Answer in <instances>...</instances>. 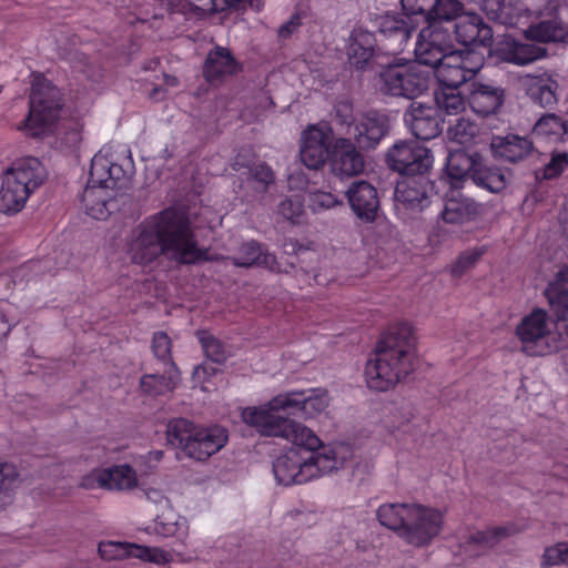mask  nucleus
Returning <instances> with one entry per match:
<instances>
[{
    "instance_id": "69168bd1",
    "label": "nucleus",
    "mask_w": 568,
    "mask_h": 568,
    "mask_svg": "<svg viewBox=\"0 0 568 568\" xmlns=\"http://www.w3.org/2000/svg\"><path fill=\"white\" fill-rule=\"evenodd\" d=\"M301 24L300 18L294 17L290 21L285 22L283 26H281L278 30V36L281 38H287L290 37Z\"/></svg>"
},
{
    "instance_id": "e433bc0d",
    "label": "nucleus",
    "mask_w": 568,
    "mask_h": 568,
    "mask_svg": "<svg viewBox=\"0 0 568 568\" xmlns=\"http://www.w3.org/2000/svg\"><path fill=\"white\" fill-rule=\"evenodd\" d=\"M180 378L178 368H163L162 374H144V396H161L172 393Z\"/></svg>"
},
{
    "instance_id": "c756f323",
    "label": "nucleus",
    "mask_w": 568,
    "mask_h": 568,
    "mask_svg": "<svg viewBox=\"0 0 568 568\" xmlns=\"http://www.w3.org/2000/svg\"><path fill=\"white\" fill-rule=\"evenodd\" d=\"M544 295L557 321L568 324V265L547 285Z\"/></svg>"
},
{
    "instance_id": "39448f33",
    "label": "nucleus",
    "mask_w": 568,
    "mask_h": 568,
    "mask_svg": "<svg viewBox=\"0 0 568 568\" xmlns=\"http://www.w3.org/2000/svg\"><path fill=\"white\" fill-rule=\"evenodd\" d=\"M166 440L196 462H205L229 440V432L220 425L201 426L186 418H173L166 426Z\"/></svg>"
},
{
    "instance_id": "2f4dec72",
    "label": "nucleus",
    "mask_w": 568,
    "mask_h": 568,
    "mask_svg": "<svg viewBox=\"0 0 568 568\" xmlns=\"http://www.w3.org/2000/svg\"><path fill=\"white\" fill-rule=\"evenodd\" d=\"M478 163L479 161L476 158L467 154L463 150L449 152L445 168L450 185L456 190L462 187V183L466 179H473L474 170L477 168Z\"/></svg>"
},
{
    "instance_id": "c03bdc74",
    "label": "nucleus",
    "mask_w": 568,
    "mask_h": 568,
    "mask_svg": "<svg viewBox=\"0 0 568 568\" xmlns=\"http://www.w3.org/2000/svg\"><path fill=\"white\" fill-rule=\"evenodd\" d=\"M463 10L464 4L459 0H436L427 22L435 24V22L457 20Z\"/></svg>"
},
{
    "instance_id": "20e7f679",
    "label": "nucleus",
    "mask_w": 568,
    "mask_h": 568,
    "mask_svg": "<svg viewBox=\"0 0 568 568\" xmlns=\"http://www.w3.org/2000/svg\"><path fill=\"white\" fill-rule=\"evenodd\" d=\"M382 526L398 532L408 544L422 547L439 535L444 514L418 504H385L377 509Z\"/></svg>"
},
{
    "instance_id": "5fc2aeb1",
    "label": "nucleus",
    "mask_w": 568,
    "mask_h": 568,
    "mask_svg": "<svg viewBox=\"0 0 568 568\" xmlns=\"http://www.w3.org/2000/svg\"><path fill=\"white\" fill-rule=\"evenodd\" d=\"M568 561V542H558L545 549L541 567H552Z\"/></svg>"
},
{
    "instance_id": "a18cd8bd",
    "label": "nucleus",
    "mask_w": 568,
    "mask_h": 568,
    "mask_svg": "<svg viewBox=\"0 0 568 568\" xmlns=\"http://www.w3.org/2000/svg\"><path fill=\"white\" fill-rule=\"evenodd\" d=\"M19 481L17 467L10 463L0 462V509L10 503V493Z\"/></svg>"
},
{
    "instance_id": "9b49d317",
    "label": "nucleus",
    "mask_w": 568,
    "mask_h": 568,
    "mask_svg": "<svg viewBox=\"0 0 568 568\" xmlns=\"http://www.w3.org/2000/svg\"><path fill=\"white\" fill-rule=\"evenodd\" d=\"M484 67V58L474 50L454 51L435 69L440 89L458 90L470 82Z\"/></svg>"
},
{
    "instance_id": "f3484780",
    "label": "nucleus",
    "mask_w": 568,
    "mask_h": 568,
    "mask_svg": "<svg viewBox=\"0 0 568 568\" xmlns=\"http://www.w3.org/2000/svg\"><path fill=\"white\" fill-rule=\"evenodd\" d=\"M404 122L417 140L428 141L442 133L444 120L435 106L413 102L404 114Z\"/></svg>"
},
{
    "instance_id": "f704fd0d",
    "label": "nucleus",
    "mask_w": 568,
    "mask_h": 568,
    "mask_svg": "<svg viewBox=\"0 0 568 568\" xmlns=\"http://www.w3.org/2000/svg\"><path fill=\"white\" fill-rule=\"evenodd\" d=\"M480 9L488 19L504 26L517 24L521 16L516 0H480Z\"/></svg>"
},
{
    "instance_id": "f257e3e1",
    "label": "nucleus",
    "mask_w": 568,
    "mask_h": 568,
    "mask_svg": "<svg viewBox=\"0 0 568 568\" xmlns=\"http://www.w3.org/2000/svg\"><path fill=\"white\" fill-rule=\"evenodd\" d=\"M242 418L263 436L281 437L292 443V447L273 463L274 477L278 484H305L338 468L339 462L334 449L323 445L308 427L257 408L243 409Z\"/></svg>"
},
{
    "instance_id": "c9c22d12",
    "label": "nucleus",
    "mask_w": 568,
    "mask_h": 568,
    "mask_svg": "<svg viewBox=\"0 0 568 568\" xmlns=\"http://www.w3.org/2000/svg\"><path fill=\"white\" fill-rule=\"evenodd\" d=\"M98 554L104 561L142 559V545L129 541L102 540L98 545Z\"/></svg>"
},
{
    "instance_id": "338daca9",
    "label": "nucleus",
    "mask_w": 568,
    "mask_h": 568,
    "mask_svg": "<svg viewBox=\"0 0 568 568\" xmlns=\"http://www.w3.org/2000/svg\"><path fill=\"white\" fill-rule=\"evenodd\" d=\"M550 475L555 476V477H560V478L567 479L568 478V467L561 468L560 465L556 464L554 466Z\"/></svg>"
},
{
    "instance_id": "cd10ccee",
    "label": "nucleus",
    "mask_w": 568,
    "mask_h": 568,
    "mask_svg": "<svg viewBox=\"0 0 568 568\" xmlns=\"http://www.w3.org/2000/svg\"><path fill=\"white\" fill-rule=\"evenodd\" d=\"M505 93L499 87L471 82L467 102L470 109L478 115L487 116L494 114L504 103Z\"/></svg>"
},
{
    "instance_id": "72a5a7b5",
    "label": "nucleus",
    "mask_w": 568,
    "mask_h": 568,
    "mask_svg": "<svg viewBox=\"0 0 568 568\" xmlns=\"http://www.w3.org/2000/svg\"><path fill=\"white\" fill-rule=\"evenodd\" d=\"M558 82L548 74L534 75L527 81L526 93L529 99L542 108L557 104Z\"/></svg>"
},
{
    "instance_id": "4be33fe9",
    "label": "nucleus",
    "mask_w": 568,
    "mask_h": 568,
    "mask_svg": "<svg viewBox=\"0 0 568 568\" xmlns=\"http://www.w3.org/2000/svg\"><path fill=\"white\" fill-rule=\"evenodd\" d=\"M241 70L242 65L231 50L222 45L212 48L203 63V77L210 84H220Z\"/></svg>"
},
{
    "instance_id": "c85d7f7f",
    "label": "nucleus",
    "mask_w": 568,
    "mask_h": 568,
    "mask_svg": "<svg viewBox=\"0 0 568 568\" xmlns=\"http://www.w3.org/2000/svg\"><path fill=\"white\" fill-rule=\"evenodd\" d=\"M495 52L500 60L517 65L529 64L547 53L540 45L520 42L514 38H505L498 42Z\"/></svg>"
},
{
    "instance_id": "f03ea898",
    "label": "nucleus",
    "mask_w": 568,
    "mask_h": 568,
    "mask_svg": "<svg viewBox=\"0 0 568 568\" xmlns=\"http://www.w3.org/2000/svg\"><path fill=\"white\" fill-rule=\"evenodd\" d=\"M415 336L413 325L398 322L382 334L373 356L365 365L367 387L387 392L414 371Z\"/></svg>"
},
{
    "instance_id": "864d4df0",
    "label": "nucleus",
    "mask_w": 568,
    "mask_h": 568,
    "mask_svg": "<svg viewBox=\"0 0 568 568\" xmlns=\"http://www.w3.org/2000/svg\"><path fill=\"white\" fill-rule=\"evenodd\" d=\"M436 0H400L404 13L413 19L414 16L422 17L428 21L430 10Z\"/></svg>"
},
{
    "instance_id": "79ce46f5",
    "label": "nucleus",
    "mask_w": 568,
    "mask_h": 568,
    "mask_svg": "<svg viewBox=\"0 0 568 568\" xmlns=\"http://www.w3.org/2000/svg\"><path fill=\"white\" fill-rule=\"evenodd\" d=\"M436 109L448 115H457L466 108V100L458 90L440 89L435 92Z\"/></svg>"
},
{
    "instance_id": "4d7b16f0",
    "label": "nucleus",
    "mask_w": 568,
    "mask_h": 568,
    "mask_svg": "<svg viewBox=\"0 0 568 568\" xmlns=\"http://www.w3.org/2000/svg\"><path fill=\"white\" fill-rule=\"evenodd\" d=\"M250 179L255 183L260 184L262 190H266V187L274 183L275 175L270 165L266 163H257L254 164L250 171Z\"/></svg>"
},
{
    "instance_id": "de8ad7c7",
    "label": "nucleus",
    "mask_w": 568,
    "mask_h": 568,
    "mask_svg": "<svg viewBox=\"0 0 568 568\" xmlns=\"http://www.w3.org/2000/svg\"><path fill=\"white\" fill-rule=\"evenodd\" d=\"M304 197L301 195H292L286 197L278 204V214L292 224H301L304 217Z\"/></svg>"
},
{
    "instance_id": "ea45409f",
    "label": "nucleus",
    "mask_w": 568,
    "mask_h": 568,
    "mask_svg": "<svg viewBox=\"0 0 568 568\" xmlns=\"http://www.w3.org/2000/svg\"><path fill=\"white\" fill-rule=\"evenodd\" d=\"M567 133V122L555 113L542 115L534 125V134L554 142L561 140Z\"/></svg>"
},
{
    "instance_id": "0e129e2a",
    "label": "nucleus",
    "mask_w": 568,
    "mask_h": 568,
    "mask_svg": "<svg viewBox=\"0 0 568 568\" xmlns=\"http://www.w3.org/2000/svg\"><path fill=\"white\" fill-rule=\"evenodd\" d=\"M82 140L81 129L77 123L70 126L62 136V142L68 148H75L80 144Z\"/></svg>"
},
{
    "instance_id": "a211bd4d",
    "label": "nucleus",
    "mask_w": 568,
    "mask_h": 568,
    "mask_svg": "<svg viewBox=\"0 0 568 568\" xmlns=\"http://www.w3.org/2000/svg\"><path fill=\"white\" fill-rule=\"evenodd\" d=\"M345 132L359 149H375L388 132V119L377 111H368L357 115L353 129Z\"/></svg>"
},
{
    "instance_id": "b1692460",
    "label": "nucleus",
    "mask_w": 568,
    "mask_h": 568,
    "mask_svg": "<svg viewBox=\"0 0 568 568\" xmlns=\"http://www.w3.org/2000/svg\"><path fill=\"white\" fill-rule=\"evenodd\" d=\"M376 57L377 45L375 34L362 28H355L351 33L347 45L349 65L356 71L363 72L373 68Z\"/></svg>"
},
{
    "instance_id": "1a4fd4ad",
    "label": "nucleus",
    "mask_w": 568,
    "mask_h": 568,
    "mask_svg": "<svg viewBox=\"0 0 568 568\" xmlns=\"http://www.w3.org/2000/svg\"><path fill=\"white\" fill-rule=\"evenodd\" d=\"M62 99L60 90L45 79H38L30 94V111L24 128L32 138L52 130L60 118Z\"/></svg>"
},
{
    "instance_id": "7c9ffc66",
    "label": "nucleus",
    "mask_w": 568,
    "mask_h": 568,
    "mask_svg": "<svg viewBox=\"0 0 568 568\" xmlns=\"http://www.w3.org/2000/svg\"><path fill=\"white\" fill-rule=\"evenodd\" d=\"M145 495L146 499H150L149 495ZM144 508H146L149 513L156 511L153 521L144 527V532L155 534L162 537L173 536L176 532L178 515L172 509L166 498L160 500L159 504L148 500V505H144Z\"/></svg>"
},
{
    "instance_id": "473e14b6",
    "label": "nucleus",
    "mask_w": 568,
    "mask_h": 568,
    "mask_svg": "<svg viewBox=\"0 0 568 568\" xmlns=\"http://www.w3.org/2000/svg\"><path fill=\"white\" fill-rule=\"evenodd\" d=\"M440 214L446 223L462 224L474 220L479 214V205L457 192V195L453 194L445 200Z\"/></svg>"
},
{
    "instance_id": "2eb2a0df",
    "label": "nucleus",
    "mask_w": 568,
    "mask_h": 568,
    "mask_svg": "<svg viewBox=\"0 0 568 568\" xmlns=\"http://www.w3.org/2000/svg\"><path fill=\"white\" fill-rule=\"evenodd\" d=\"M388 168L405 175L425 173L433 164L429 149L417 141H398L386 153Z\"/></svg>"
},
{
    "instance_id": "6ab92c4d",
    "label": "nucleus",
    "mask_w": 568,
    "mask_h": 568,
    "mask_svg": "<svg viewBox=\"0 0 568 568\" xmlns=\"http://www.w3.org/2000/svg\"><path fill=\"white\" fill-rule=\"evenodd\" d=\"M329 166L334 175L344 179L363 172L364 156L348 138H337L331 146Z\"/></svg>"
},
{
    "instance_id": "4468645a",
    "label": "nucleus",
    "mask_w": 568,
    "mask_h": 568,
    "mask_svg": "<svg viewBox=\"0 0 568 568\" xmlns=\"http://www.w3.org/2000/svg\"><path fill=\"white\" fill-rule=\"evenodd\" d=\"M454 51L452 33L437 24H428L419 31L414 49L416 62L430 68Z\"/></svg>"
},
{
    "instance_id": "09e8293b",
    "label": "nucleus",
    "mask_w": 568,
    "mask_h": 568,
    "mask_svg": "<svg viewBox=\"0 0 568 568\" xmlns=\"http://www.w3.org/2000/svg\"><path fill=\"white\" fill-rule=\"evenodd\" d=\"M486 253L485 246H476L458 255L452 264L450 273L454 277H460L466 271L475 266L480 257Z\"/></svg>"
},
{
    "instance_id": "bf43d9fd",
    "label": "nucleus",
    "mask_w": 568,
    "mask_h": 568,
    "mask_svg": "<svg viewBox=\"0 0 568 568\" xmlns=\"http://www.w3.org/2000/svg\"><path fill=\"white\" fill-rule=\"evenodd\" d=\"M532 39L539 42H551L557 40V28L550 21H541L529 29Z\"/></svg>"
},
{
    "instance_id": "49530a36",
    "label": "nucleus",
    "mask_w": 568,
    "mask_h": 568,
    "mask_svg": "<svg viewBox=\"0 0 568 568\" xmlns=\"http://www.w3.org/2000/svg\"><path fill=\"white\" fill-rule=\"evenodd\" d=\"M151 349L154 357L162 364L163 368H169L171 371L178 368L171 356V339L165 333L158 332L153 335Z\"/></svg>"
},
{
    "instance_id": "680f3d73",
    "label": "nucleus",
    "mask_w": 568,
    "mask_h": 568,
    "mask_svg": "<svg viewBox=\"0 0 568 568\" xmlns=\"http://www.w3.org/2000/svg\"><path fill=\"white\" fill-rule=\"evenodd\" d=\"M220 10L241 9L248 4L252 9L260 11L263 6V0H216Z\"/></svg>"
},
{
    "instance_id": "13d9d810",
    "label": "nucleus",
    "mask_w": 568,
    "mask_h": 568,
    "mask_svg": "<svg viewBox=\"0 0 568 568\" xmlns=\"http://www.w3.org/2000/svg\"><path fill=\"white\" fill-rule=\"evenodd\" d=\"M567 165L568 155L566 152L554 153L550 161L544 168V179L551 180L559 176Z\"/></svg>"
},
{
    "instance_id": "a19ab883",
    "label": "nucleus",
    "mask_w": 568,
    "mask_h": 568,
    "mask_svg": "<svg viewBox=\"0 0 568 568\" xmlns=\"http://www.w3.org/2000/svg\"><path fill=\"white\" fill-rule=\"evenodd\" d=\"M103 476L106 481L104 489H130L136 485L134 470L129 465L114 466L103 469Z\"/></svg>"
},
{
    "instance_id": "7ed1b4c3",
    "label": "nucleus",
    "mask_w": 568,
    "mask_h": 568,
    "mask_svg": "<svg viewBox=\"0 0 568 568\" xmlns=\"http://www.w3.org/2000/svg\"><path fill=\"white\" fill-rule=\"evenodd\" d=\"M158 245L163 255L179 264L209 261V251L200 247L186 210L170 206L159 213L154 226Z\"/></svg>"
},
{
    "instance_id": "4c0bfd02",
    "label": "nucleus",
    "mask_w": 568,
    "mask_h": 568,
    "mask_svg": "<svg viewBox=\"0 0 568 568\" xmlns=\"http://www.w3.org/2000/svg\"><path fill=\"white\" fill-rule=\"evenodd\" d=\"M233 264L241 267H251L253 265L267 266L275 261V256L265 253L262 245L256 241L243 243L240 247L239 256L232 258Z\"/></svg>"
},
{
    "instance_id": "603ef678",
    "label": "nucleus",
    "mask_w": 568,
    "mask_h": 568,
    "mask_svg": "<svg viewBox=\"0 0 568 568\" xmlns=\"http://www.w3.org/2000/svg\"><path fill=\"white\" fill-rule=\"evenodd\" d=\"M125 253L133 263H142V223H138L125 236Z\"/></svg>"
},
{
    "instance_id": "0eeeda50",
    "label": "nucleus",
    "mask_w": 568,
    "mask_h": 568,
    "mask_svg": "<svg viewBox=\"0 0 568 568\" xmlns=\"http://www.w3.org/2000/svg\"><path fill=\"white\" fill-rule=\"evenodd\" d=\"M47 179V171L39 159L27 156L17 160L1 176L0 212L16 214Z\"/></svg>"
},
{
    "instance_id": "774afa93",
    "label": "nucleus",
    "mask_w": 568,
    "mask_h": 568,
    "mask_svg": "<svg viewBox=\"0 0 568 568\" xmlns=\"http://www.w3.org/2000/svg\"><path fill=\"white\" fill-rule=\"evenodd\" d=\"M516 438H517V436H516V434H515V433L507 434V436H506V438H505L506 444L500 443V444L496 445L495 447H496V448H497V447H498V448H504V449H505V453H507V445L515 443V442H516Z\"/></svg>"
},
{
    "instance_id": "9d476101",
    "label": "nucleus",
    "mask_w": 568,
    "mask_h": 568,
    "mask_svg": "<svg viewBox=\"0 0 568 568\" xmlns=\"http://www.w3.org/2000/svg\"><path fill=\"white\" fill-rule=\"evenodd\" d=\"M132 202L130 193H116L105 184L92 183L91 175L80 196L81 209L87 215L98 221H106L118 212H128Z\"/></svg>"
},
{
    "instance_id": "412c9836",
    "label": "nucleus",
    "mask_w": 568,
    "mask_h": 568,
    "mask_svg": "<svg viewBox=\"0 0 568 568\" xmlns=\"http://www.w3.org/2000/svg\"><path fill=\"white\" fill-rule=\"evenodd\" d=\"M346 197L352 212L362 223L376 221L381 203L375 186L367 181H355L348 187Z\"/></svg>"
},
{
    "instance_id": "5701e85b",
    "label": "nucleus",
    "mask_w": 568,
    "mask_h": 568,
    "mask_svg": "<svg viewBox=\"0 0 568 568\" xmlns=\"http://www.w3.org/2000/svg\"><path fill=\"white\" fill-rule=\"evenodd\" d=\"M415 26L410 17L404 14H386L381 18L378 23L379 34L386 41V47L394 54L405 50Z\"/></svg>"
},
{
    "instance_id": "58836bf2",
    "label": "nucleus",
    "mask_w": 568,
    "mask_h": 568,
    "mask_svg": "<svg viewBox=\"0 0 568 568\" xmlns=\"http://www.w3.org/2000/svg\"><path fill=\"white\" fill-rule=\"evenodd\" d=\"M471 181L491 193H498L506 187V176L503 170L484 165L480 162L474 170Z\"/></svg>"
},
{
    "instance_id": "6e6552de",
    "label": "nucleus",
    "mask_w": 568,
    "mask_h": 568,
    "mask_svg": "<svg viewBox=\"0 0 568 568\" xmlns=\"http://www.w3.org/2000/svg\"><path fill=\"white\" fill-rule=\"evenodd\" d=\"M432 77L419 65L403 63L400 59L382 64L375 83L381 93L395 98L416 99L429 88Z\"/></svg>"
},
{
    "instance_id": "37998d69",
    "label": "nucleus",
    "mask_w": 568,
    "mask_h": 568,
    "mask_svg": "<svg viewBox=\"0 0 568 568\" xmlns=\"http://www.w3.org/2000/svg\"><path fill=\"white\" fill-rule=\"evenodd\" d=\"M195 335L206 358L217 364L225 362L227 352L223 342H221L206 329H199Z\"/></svg>"
},
{
    "instance_id": "393cba45",
    "label": "nucleus",
    "mask_w": 568,
    "mask_h": 568,
    "mask_svg": "<svg viewBox=\"0 0 568 568\" xmlns=\"http://www.w3.org/2000/svg\"><path fill=\"white\" fill-rule=\"evenodd\" d=\"M516 531L517 529L514 525H508L469 532L463 537H458L459 552L467 557H477Z\"/></svg>"
},
{
    "instance_id": "bb28decb",
    "label": "nucleus",
    "mask_w": 568,
    "mask_h": 568,
    "mask_svg": "<svg viewBox=\"0 0 568 568\" xmlns=\"http://www.w3.org/2000/svg\"><path fill=\"white\" fill-rule=\"evenodd\" d=\"M490 148L496 158L509 163L525 161L535 153L532 141L518 134L494 136Z\"/></svg>"
},
{
    "instance_id": "052dcab7",
    "label": "nucleus",
    "mask_w": 568,
    "mask_h": 568,
    "mask_svg": "<svg viewBox=\"0 0 568 568\" xmlns=\"http://www.w3.org/2000/svg\"><path fill=\"white\" fill-rule=\"evenodd\" d=\"M174 560L172 551L159 548L144 546V562H152L159 567H164Z\"/></svg>"
},
{
    "instance_id": "a878e982",
    "label": "nucleus",
    "mask_w": 568,
    "mask_h": 568,
    "mask_svg": "<svg viewBox=\"0 0 568 568\" xmlns=\"http://www.w3.org/2000/svg\"><path fill=\"white\" fill-rule=\"evenodd\" d=\"M455 37L465 47H488L493 41V29L479 14L466 13L455 23Z\"/></svg>"
},
{
    "instance_id": "f8f14e48",
    "label": "nucleus",
    "mask_w": 568,
    "mask_h": 568,
    "mask_svg": "<svg viewBox=\"0 0 568 568\" xmlns=\"http://www.w3.org/2000/svg\"><path fill=\"white\" fill-rule=\"evenodd\" d=\"M434 183L424 175H407L397 182L394 192L396 214L403 221L414 217L429 206Z\"/></svg>"
},
{
    "instance_id": "423d86ee",
    "label": "nucleus",
    "mask_w": 568,
    "mask_h": 568,
    "mask_svg": "<svg viewBox=\"0 0 568 568\" xmlns=\"http://www.w3.org/2000/svg\"><path fill=\"white\" fill-rule=\"evenodd\" d=\"M515 335L528 356H546L568 347V324L558 325L554 332L550 315L541 307H534L520 318Z\"/></svg>"
},
{
    "instance_id": "ddd939ff",
    "label": "nucleus",
    "mask_w": 568,
    "mask_h": 568,
    "mask_svg": "<svg viewBox=\"0 0 568 568\" xmlns=\"http://www.w3.org/2000/svg\"><path fill=\"white\" fill-rule=\"evenodd\" d=\"M328 405L325 392H286L273 397L265 406L256 407L278 415L280 410L300 418H312Z\"/></svg>"
},
{
    "instance_id": "6e6d98bb",
    "label": "nucleus",
    "mask_w": 568,
    "mask_h": 568,
    "mask_svg": "<svg viewBox=\"0 0 568 568\" xmlns=\"http://www.w3.org/2000/svg\"><path fill=\"white\" fill-rule=\"evenodd\" d=\"M334 119L337 124L352 130L357 115H354L353 104L348 101H341L334 106Z\"/></svg>"
},
{
    "instance_id": "8fccbe9b",
    "label": "nucleus",
    "mask_w": 568,
    "mask_h": 568,
    "mask_svg": "<svg viewBox=\"0 0 568 568\" xmlns=\"http://www.w3.org/2000/svg\"><path fill=\"white\" fill-rule=\"evenodd\" d=\"M477 132V124L464 118L458 119L456 124L448 128L449 139L459 144H467L471 142Z\"/></svg>"
},
{
    "instance_id": "e2e57ef3",
    "label": "nucleus",
    "mask_w": 568,
    "mask_h": 568,
    "mask_svg": "<svg viewBox=\"0 0 568 568\" xmlns=\"http://www.w3.org/2000/svg\"><path fill=\"white\" fill-rule=\"evenodd\" d=\"M106 481L103 476V469H95L82 477L80 486L84 489H93L95 487L103 488Z\"/></svg>"
},
{
    "instance_id": "aec40b11",
    "label": "nucleus",
    "mask_w": 568,
    "mask_h": 568,
    "mask_svg": "<svg viewBox=\"0 0 568 568\" xmlns=\"http://www.w3.org/2000/svg\"><path fill=\"white\" fill-rule=\"evenodd\" d=\"M329 128L324 129L317 125H310L303 132L300 158L306 168L317 170L327 159L329 160Z\"/></svg>"
},
{
    "instance_id": "dca6fc26",
    "label": "nucleus",
    "mask_w": 568,
    "mask_h": 568,
    "mask_svg": "<svg viewBox=\"0 0 568 568\" xmlns=\"http://www.w3.org/2000/svg\"><path fill=\"white\" fill-rule=\"evenodd\" d=\"M92 183H102L115 190L116 193H130L133 165L130 156L126 168L119 164L108 154L99 151L91 160L90 172Z\"/></svg>"
},
{
    "instance_id": "3c124183",
    "label": "nucleus",
    "mask_w": 568,
    "mask_h": 568,
    "mask_svg": "<svg viewBox=\"0 0 568 568\" xmlns=\"http://www.w3.org/2000/svg\"><path fill=\"white\" fill-rule=\"evenodd\" d=\"M307 203L308 207L314 213H320L333 209L336 205L343 204V202L338 200L337 196L334 195L333 193L321 190L310 192Z\"/></svg>"
}]
</instances>
